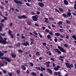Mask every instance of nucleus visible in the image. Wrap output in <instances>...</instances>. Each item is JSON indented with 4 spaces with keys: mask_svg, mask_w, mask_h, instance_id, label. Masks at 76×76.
Returning a JSON list of instances; mask_svg holds the SVG:
<instances>
[{
    "mask_svg": "<svg viewBox=\"0 0 76 76\" xmlns=\"http://www.w3.org/2000/svg\"><path fill=\"white\" fill-rule=\"evenodd\" d=\"M3 54H4V53H1V51H0V57L3 56ZM0 58L1 59H4L5 61H7L8 62H10L11 60L10 59L4 57H0Z\"/></svg>",
    "mask_w": 76,
    "mask_h": 76,
    "instance_id": "nucleus-1",
    "label": "nucleus"
},
{
    "mask_svg": "<svg viewBox=\"0 0 76 76\" xmlns=\"http://www.w3.org/2000/svg\"><path fill=\"white\" fill-rule=\"evenodd\" d=\"M0 38L1 39V40H0V43H2L4 44H7V42L6 41L7 40V38H4V40H3V38L1 37V36H0Z\"/></svg>",
    "mask_w": 76,
    "mask_h": 76,
    "instance_id": "nucleus-2",
    "label": "nucleus"
},
{
    "mask_svg": "<svg viewBox=\"0 0 76 76\" xmlns=\"http://www.w3.org/2000/svg\"><path fill=\"white\" fill-rule=\"evenodd\" d=\"M58 48L62 52H63V53H66V50L64 49L62 47L59 45L58 46Z\"/></svg>",
    "mask_w": 76,
    "mask_h": 76,
    "instance_id": "nucleus-3",
    "label": "nucleus"
},
{
    "mask_svg": "<svg viewBox=\"0 0 76 76\" xmlns=\"http://www.w3.org/2000/svg\"><path fill=\"white\" fill-rule=\"evenodd\" d=\"M65 64L66 66L69 68V69H72V67H73V64H70L69 63L66 62Z\"/></svg>",
    "mask_w": 76,
    "mask_h": 76,
    "instance_id": "nucleus-4",
    "label": "nucleus"
},
{
    "mask_svg": "<svg viewBox=\"0 0 76 76\" xmlns=\"http://www.w3.org/2000/svg\"><path fill=\"white\" fill-rule=\"evenodd\" d=\"M38 16L37 15H35L34 16H32V20L34 21H37Z\"/></svg>",
    "mask_w": 76,
    "mask_h": 76,
    "instance_id": "nucleus-5",
    "label": "nucleus"
},
{
    "mask_svg": "<svg viewBox=\"0 0 76 76\" xmlns=\"http://www.w3.org/2000/svg\"><path fill=\"white\" fill-rule=\"evenodd\" d=\"M55 51L56 52V53H58V54H61V52L60 51V50H59L58 49L56 48V49H54Z\"/></svg>",
    "mask_w": 76,
    "mask_h": 76,
    "instance_id": "nucleus-6",
    "label": "nucleus"
},
{
    "mask_svg": "<svg viewBox=\"0 0 76 76\" xmlns=\"http://www.w3.org/2000/svg\"><path fill=\"white\" fill-rule=\"evenodd\" d=\"M38 5L41 7H44L45 6V5L44 4L42 3V2H39L38 3Z\"/></svg>",
    "mask_w": 76,
    "mask_h": 76,
    "instance_id": "nucleus-7",
    "label": "nucleus"
},
{
    "mask_svg": "<svg viewBox=\"0 0 76 76\" xmlns=\"http://www.w3.org/2000/svg\"><path fill=\"white\" fill-rule=\"evenodd\" d=\"M50 61H48L46 62L45 64L46 65V67H50Z\"/></svg>",
    "mask_w": 76,
    "mask_h": 76,
    "instance_id": "nucleus-8",
    "label": "nucleus"
},
{
    "mask_svg": "<svg viewBox=\"0 0 76 76\" xmlns=\"http://www.w3.org/2000/svg\"><path fill=\"white\" fill-rule=\"evenodd\" d=\"M14 1L17 4H22V3L20 1H17V0H14Z\"/></svg>",
    "mask_w": 76,
    "mask_h": 76,
    "instance_id": "nucleus-9",
    "label": "nucleus"
},
{
    "mask_svg": "<svg viewBox=\"0 0 76 76\" xmlns=\"http://www.w3.org/2000/svg\"><path fill=\"white\" fill-rule=\"evenodd\" d=\"M23 44L24 46H27V45H28V46H29V44L27 42L23 43Z\"/></svg>",
    "mask_w": 76,
    "mask_h": 76,
    "instance_id": "nucleus-10",
    "label": "nucleus"
},
{
    "mask_svg": "<svg viewBox=\"0 0 76 76\" xmlns=\"http://www.w3.org/2000/svg\"><path fill=\"white\" fill-rule=\"evenodd\" d=\"M8 34H9V35H10L12 38H13V36L12 34V31L10 30H9V31H8Z\"/></svg>",
    "mask_w": 76,
    "mask_h": 76,
    "instance_id": "nucleus-11",
    "label": "nucleus"
},
{
    "mask_svg": "<svg viewBox=\"0 0 76 76\" xmlns=\"http://www.w3.org/2000/svg\"><path fill=\"white\" fill-rule=\"evenodd\" d=\"M64 4L66 5H67V4H69V2L67 1L66 0H64Z\"/></svg>",
    "mask_w": 76,
    "mask_h": 76,
    "instance_id": "nucleus-12",
    "label": "nucleus"
},
{
    "mask_svg": "<svg viewBox=\"0 0 76 76\" xmlns=\"http://www.w3.org/2000/svg\"><path fill=\"white\" fill-rule=\"evenodd\" d=\"M26 23L28 25H29V26H31V22L30 21L28 20L26 21Z\"/></svg>",
    "mask_w": 76,
    "mask_h": 76,
    "instance_id": "nucleus-13",
    "label": "nucleus"
},
{
    "mask_svg": "<svg viewBox=\"0 0 76 76\" xmlns=\"http://www.w3.org/2000/svg\"><path fill=\"white\" fill-rule=\"evenodd\" d=\"M59 68H60V66H59L58 65L57 66V67L54 68V70H58Z\"/></svg>",
    "mask_w": 76,
    "mask_h": 76,
    "instance_id": "nucleus-14",
    "label": "nucleus"
},
{
    "mask_svg": "<svg viewBox=\"0 0 76 76\" xmlns=\"http://www.w3.org/2000/svg\"><path fill=\"white\" fill-rule=\"evenodd\" d=\"M44 19H45V23H48L49 22L48 21V18H45Z\"/></svg>",
    "mask_w": 76,
    "mask_h": 76,
    "instance_id": "nucleus-15",
    "label": "nucleus"
},
{
    "mask_svg": "<svg viewBox=\"0 0 76 76\" xmlns=\"http://www.w3.org/2000/svg\"><path fill=\"white\" fill-rule=\"evenodd\" d=\"M47 70L48 72H49V73H50V74H52V71H51V69H50L48 68L47 69Z\"/></svg>",
    "mask_w": 76,
    "mask_h": 76,
    "instance_id": "nucleus-16",
    "label": "nucleus"
},
{
    "mask_svg": "<svg viewBox=\"0 0 76 76\" xmlns=\"http://www.w3.org/2000/svg\"><path fill=\"white\" fill-rule=\"evenodd\" d=\"M55 35L57 37H59L60 35V34L59 33H55Z\"/></svg>",
    "mask_w": 76,
    "mask_h": 76,
    "instance_id": "nucleus-17",
    "label": "nucleus"
},
{
    "mask_svg": "<svg viewBox=\"0 0 76 76\" xmlns=\"http://www.w3.org/2000/svg\"><path fill=\"white\" fill-rule=\"evenodd\" d=\"M62 23H63L62 21H60L59 22H58V24L59 26H63V24Z\"/></svg>",
    "mask_w": 76,
    "mask_h": 76,
    "instance_id": "nucleus-18",
    "label": "nucleus"
},
{
    "mask_svg": "<svg viewBox=\"0 0 76 76\" xmlns=\"http://www.w3.org/2000/svg\"><path fill=\"white\" fill-rule=\"evenodd\" d=\"M11 56L13 57V58H15L16 57V54H14L13 53H11Z\"/></svg>",
    "mask_w": 76,
    "mask_h": 76,
    "instance_id": "nucleus-19",
    "label": "nucleus"
},
{
    "mask_svg": "<svg viewBox=\"0 0 76 76\" xmlns=\"http://www.w3.org/2000/svg\"><path fill=\"white\" fill-rule=\"evenodd\" d=\"M31 74L33 75V76H35L37 75V74L34 72H32L31 73Z\"/></svg>",
    "mask_w": 76,
    "mask_h": 76,
    "instance_id": "nucleus-20",
    "label": "nucleus"
},
{
    "mask_svg": "<svg viewBox=\"0 0 76 76\" xmlns=\"http://www.w3.org/2000/svg\"><path fill=\"white\" fill-rule=\"evenodd\" d=\"M67 15L69 16V17H70L72 15V13L70 12H68L67 13Z\"/></svg>",
    "mask_w": 76,
    "mask_h": 76,
    "instance_id": "nucleus-21",
    "label": "nucleus"
},
{
    "mask_svg": "<svg viewBox=\"0 0 76 76\" xmlns=\"http://www.w3.org/2000/svg\"><path fill=\"white\" fill-rule=\"evenodd\" d=\"M22 68L23 70H26V68L25 67V66L23 65L22 66Z\"/></svg>",
    "mask_w": 76,
    "mask_h": 76,
    "instance_id": "nucleus-22",
    "label": "nucleus"
},
{
    "mask_svg": "<svg viewBox=\"0 0 76 76\" xmlns=\"http://www.w3.org/2000/svg\"><path fill=\"white\" fill-rule=\"evenodd\" d=\"M47 38H48V39H50L51 38V35L50 34H48L47 36Z\"/></svg>",
    "mask_w": 76,
    "mask_h": 76,
    "instance_id": "nucleus-23",
    "label": "nucleus"
},
{
    "mask_svg": "<svg viewBox=\"0 0 76 76\" xmlns=\"http://www.w3.org/2000/svg\"><path fill=\"white\" fill-rule=\"evenodd\" d=\"M63 16L64 17V18H66H66H67V14L65 13L63 14Z\"/></svg>",
    "mask_w": 76,
    "mask_h": 76,
    "instance_id": "nucleus-24",
    "label": "nucleus"
},
{
    "mask_svg": "<svg viewBox=\"0 0 76 76\" xmlns=\"http://www.w3.org/2000/svg\"><path fill=\"white\" fill-rule=\"evenodd\" d=\"M72 37L73 38H74L75 39V40H76V35H74L73 36H72Z\"/></svg>",
    "mask_w": 76,
    "mask_h": 76,
    "instance_id": "nucleus-25",
    "label": "nucleus"
},
{
    "mask_svg": "<svg viewBox=\"0 0 76 76\" xmlns=\"http://www.w3.org/2000/svg\"><path fill=\"white\" fill-rule=\"evenodd\" d=\"M45 70V68H43V67H41L40 70H41V71H42V72L43 71V70Z\"/></svg>",
    "mask_w": 76,
    "mask_h": 76,
    "instance_id": "nucleus-26",
    "label": "nucleus"
},
{
    "mask_svg": "<svg viewBox=\"0 0 76 76\" xmlns=\"http://www.w3.org/2000/svg\"><path fill=\"white\" fill-rule=\"evenodd\" d=\"M36 55L37 56H40V53L38 52V51H37V52Z\"/></svg>",
    "mask_w": 76,
    "mask_h": 76,
    "instance_id": "nucleus-27",
    "label": "nucleus"
},
{
    "mask_svg": "<svg viewBox=\"0 0 76 76\" xmlns=\"http://www.w3.org/2000/svg\"><path fill=\"white\" fill-rule=\"evenodd\" d=\"M36 69H37V70H41V69H40V67H37L36 68Z\"/></svg>",
    "mask_w": 76,
    "mask_h": 76,
    "instance_id": "nucleus-28",
    "label": "nucleus"
},
{
    "mask_svg": "<svg viewBox=\"0 0 76 76\" xmlns=\"http://www.w3.org/2000/svg\"><path fill=\"white\" fill-rule=\"evenodd\" d=\"M17 17L18 19H22V16H20L19 15V16H17Z\"/></svg>",
    "mask_w": 76,
    "mask_h": 76,
    "instance_id": "nucleus-29",
    "label": "nucleus"
},
{
    "mask_svg": "<svg viewBox=\"0 0 76 76\" xmlns=\"http://www.w3.org/2000/svg\"><path fill=\"white\" fill-rule=\"evenodd\" d=\"M49 32V34L50 35H53L54 34L53 33V32L52 31H50Z\"/></svg>",
    "mask_w": 76,
    "mask_h": 76,
    "instance_id": "nucleus-30",
    "label": "nucleus"
},
{
    "mask_svg": "<svg viewBox=\"0 0 76 76\" xmlns=\"http://www.w3.org/2000/svg\"><path fill=\"white\" fill-rule=\"evenodd\" d=\"M64 29L63 28H61L60 29V31L61 32H64Z\"/></svg>",
    "mask_w": 76,
    "mask_h": 76,
    "instance_id": "nucleus-31",
    "label": "nucleus"
},
{
    "mask_svg": "<svg viewBox=\"0 0 76 76\" xmlns=\"http://www.w3.org/2000/svg\"><path fill=\"white\" fill-rule=\"evenodd\" d=\"M74 8L75 10H76V4H74Z\"/></svg>",
    "mask_w": 76,
    "mask_h": 76,
    "instance_id": "nucleus-32",
    "label": "nucleus"
},
{
    "mask_svg": "<svg viewBox=\"0 0 76 76\" xmlns=\"http://www.w3.org/2000/svg\"><path fill=\"white\" fill-rule=\"evenodd\" d=\"M52 61H55V59H54V58H51L50 59Z\"/></svg>",
    "mask_w": 76,
    "mask_h": 76,
    "instance_id": "nucleus-33",
    "label": "nucleus"
},
{
    "mask_svg": "<svg viewBox=\"0 0 76 76\" xmlns=\"http://www.w3.org/2000/svg\"><path fill=\"white\" fill-rule=\"evenodd\" d=\"M29 64L31 66H34V64L32 63V62H29Z\"/></svg>",
    "mask_w": 76,
    "mask_h": 76,
    "instance_id": "nucleus-34",
    "label": "nucleus"
},
{
    "mask_svg": "<svg viewBox=\"0 0 76 76\" xmlns=\"http://www.w3.org/2000/svg\"><path fill=\"white\" fill-rule=\"evenodd\" d=\"M54 74L55 75L57 76V75H58V72H55L54 73Z\"/></svg>",
    "mask_w": 76,
    "mask_h": 76,
    "instance_id": "nucleus-35",
    "label": "nucleus"
},
{
    "mask_svg": "<svg viewBox=\"0 0 76 76\" xmlns=\"http://www.w3.org/2000/svg\"><path fill=\"white\" fill-rule=\"evenodd\" d=\"M59 57L61 58H65V56H59Z\"/></svg>",
    "mask_w": 76,
    "mask_h": 76,
    "instance_id": "nucleus-36",
    "label": "nucleus"
},
{
    "mask_svg": "<svg viewBox=\"0 0 76 76\" xmlns=\"http://www.w3.org/2000/svg\"><path fill=\"white\" fill-rule=\"evenodd\" d=\"M45 31L46 32H47V33H48V32H49V30L47 29H46L45 30Z\"/></svg>",
    "mask_w": 76,
    "mask_h": 76,
    "instance_id": "nucleus-37",
    "label": "nucleus"
},
{
    "mask_svg": "<svg viewBox=\"0 0 76 76\" xmlns=\"http://www.w3.org/2000/svg\"><path fill=\"white\" fill-rule=\"evenodd\" d=\"M22 18H24L25 19V18H26V17L25 15H23L22 16Z\"/></svg>",
    "mask_w": 76,
    "mask_h": 76,
    "instance_id": "nucleus-38",
    "label": "nucleus"
},
{
    "mask_svg": "<svg viewBox=\"0 0 76 76\" xmlns=\"http://www.w3.org/2000/svg\"><path fill=\"white\" fill-rule=\"evenodd\" d=\"M55 10H56V12H58V13H60V12L58 10H57V9L55 8Z\"/></svg>",
    "mask_w": 76,
    "mask_h": 76,
    "instance_id": "nucleus-39",
    "label": "nucleus"
},
{
    "mask_svg": "<svg viewBox=\"0 0 76 76\" xmlns=\"http://www.w3.org/2000/svg\"><path fill=\"white\" fill-rule=\"evenodd\" d=\"M59 10L60 11V12H62L63 11V10L60 8L59 9Z\"/></svg>",
    "mask_w": 76,
    "mask_h": 76,
    "instance_id": "nucleus-40",
    "label": "nucleus"
},
{
    "mask_svg": "<svg viewBox=\"0 0 76 76\" xmlns=\"http://www.w3.org/2000/svg\"><path fill=\"white\" fill-rule=\"evenodd\" d=\"M24 29H25L26 30H27V31H29V29L28 28H27L26 27H24Z\"/></svg>",
    "mask_w": 76,
    "mask_h": 76,
    "instance_id": "nucleus-41",
    "label": "nucleus"
},
{
    "mask_svg": "<svg viewBox=\"0 0 76 76\" xmlns=\"http://www.w3.org/2000/svg\"><path fill=\"white\" fill-rule=\"evenodd\" d=\"M66 23H68L69 24V23H70V21H69V20H66Z\"/></svg>",
    "mask_w": 76,
    "mask_h": 76,
    "instance_id": "nucleus-42",
    "label": "nucleus"
},
{
    "mask_svg": "<svg viewBox=\"0 0 76 76\" xmlns=\"http://www.w3.org/2000/svg\"><path fill=\"white\" fill-rule=\"evenodd\" d=\"M40 37V38H42V36L41 34L40 33H38Z\"/></svg>",
    "mask_w": 76,
    "mask_h": 76,
    "instance_id": "nucleus-43",
    "label": "nucleus"
},
{
    "mask_svg": "<svg viewBox=\"0 0 76 76\" xmlns=\"http://www.w3.org/2000/svg\"><path fill=\"white\" fill-rule=\"evenodd\" d=\"M18 51L19 53H22V51L20 50H18Z\"/></svg>",
    "mask_w": 76,
    "mask_h": 76,
    "instance_id": "nucleus-44",
    "label": "nucleus"
},
{
    "mask_svg": "<svg viewBox=\"0 0 76 76\" xmlns=\"http://www.w3.org/2000/svg\"><path fill=\"white\" fill-rule=\"evenodd\" d=\"M49 19L50 20H53V18L52 17H50L49 18Z\"/></svg>",
    "mask_w": 76,
    "mask_h": 76,
    "instance_id": "nucleus-45",
    "label": "nucleus"
},
{
    "mask_svg": "<svg viewBox=\"0 0 76 76\" xmlns=\"http://www.w3.org/2000/svg\"><path fill=\"white\" fill-rule=\"evenodd\" d=\"M8 74L10 76H12V73H9V72H8Z\"/></svg>",
    "mask_w": 76,
    "mask_h": 76,
    "instance_id": "nucleus-46",
    "label": "nucleus"
},
{
    "mask_svg": "<svg viewBox=\"0 0 76 76\" xmlns=\"http://www.w3.org/2000/svg\"><path fill=\"white\" fill-rule=\"evenodd\" d=\"M66 38H67V39H69V36L67 35V34L66 35Z\"/></svg>",
    "mask_w": 76,
    "mask_h": 76,
    "instance_id": "nucleus-47",
    "label": "nucleus"
},
{
    "mask_svg": "<svg viewBox=\"0 0 76 76\" xmlns=\"http://www.w3.org/2000/svg\"><path fill=\"white\" fill-rule=\"evenodd\" d=\"M34 34H35L36 35H38V34L35 32V31L33 32Z\"/></svg>",
    "mask_w": 76,
    "mask_h": 76,
    "instance_id": "nucleus-48",
    "label": "nucleus"
},
{
    "mask_svg": "<svg viewBox=\"0 0 76 76\" xmlns=\"http://www.w3.org/2000/svg\"><path fill=\"white\" fill-rule=\"evenodd\" d=\"M16 72H17V73H18V74L20 73V71L19 70L17 71Z\"/></svg>",
    "mask_w": 76,
    "mask_h": 76,
    "instance_id": "nucleus-49",
    "label": "nucleus"
},
{
    "mask_svg": "<svg viewBox=\"0 0 76 76\" xmlns=\"http://www.w3.org/2000/svg\"><path fill=\"white\" fill-rule=\"evenodd\" d=\"M64 46L65 47H68V45L67 44H65Z\"/></svg>",
    "mask_w": 76,
    "mask_h": 76,
    "instance_id": "nucleus-50",
    "label": "nucleus"
},
{
    "mask_svg": "<svg viewBox=\"0 0 76 76\" xmlns=\"http://www.w3.org/2000/svg\"><path fill=\"white\" fill-rule=\"evenodd\" d=\"M35 25L36 26H37L38 27V26H39V25H38V24H37L36 23H35Z\"/></svg>",
    "mask_w": 76,
    "mask_h": 76,
    "instance_id": "nucleus-51",
    "label": "nucleus"
},
{
    "mask_svg": "<svg viewBox=\"0 0 76 76\" xmlns=\"http://www.w3.org/2000/svg\"><path fill=\"white\" fill-rule=\"evenodd\" d=\"M50 52L49 51H46V53L47 54H48L49 53H50Z\"/></svg>",
    "mask_w": 76,
    "mask_h": 76,
    "instance_id": "nucleus-52",
    "label": "nucleus"
},
{
    "mask_svg": "<svg viewBox=\"0 0 76 76\" xmlns=\"http://www.w3.org/2000/svg\"><path fill=\"white\" fill-rule=\"evenodd\" d=\"M52 64H53V67H55V66H56V64L54 63H52Z\"/></svg>",
    "mask_w": 76,
    "mask_h": 76,
    "instance_id": "nucleus-53",
    "label": "nucleus"
},
{
    "mask_svg": "<svg viewBox=\"0 0 76 76\" xmlns=\"http://www.w3.org/2000/svg\"><path fill=\"white\" fill-rule=\"evenodd\" d=\"M42 45H45V46L46 45V43L45 42H44L42 43Z\"/></svg>",
    "mask_w": 76,
    "mask_h": 76,
    "instance_id": "nucleus-54",
    "label": "nucleus"
},
{
    "mask_svg": "<svg viewBox=\"0 0 76 76\" xmlns=\"http://www.w3.org/2000/svg\"><path fill=\"white\" fill-rule=\"evenodd\" d=\"M52 27H53V28H55L56 27V26L54 24H52Z\"/></svg>",
    "mask_w": 76,
    "mask_h": 76,
    "instance_id": "nucleus-55",
    "label": "nucleus"
},
{
    "mask_svg": "<svg viewBox=\"0 0 76 76\" xmlns=\"http://www.w3.org/2000/svg\"><path fill=\"white\" fill-rule=\"evenodd\" d=\"M55 39H54V41L56 42H57V39L56 38V37H55Z\"/></svg>",
    "mask_w": 76,
    "mask_h": 76,
    "instance_id": "nucleus-56",
    "label": "nucleus"
},
{
    "mask_svg": "<svg viewBox=\"0 0 76 76\" xmlns=\"http://www.w3.org/2000/svg\"><path fill=\"white\" fill-rule=\"evenodd\" d=\"M37 15H39L40 14V12L39 11H37Z\"/></svg>",
    "mask_w": 76,
    "mask_h": 76,
    "instance_id": "nucleus-57",
    "label": "nucleus"
},
{
    "mask_svg": "<svg viewBox=\"0 0 76 76\" xmlns=\"http://www.w3.org/2000/svg\"><path fill=\"white\" fill-rule=\"evenodd\" d=\"M60 37H61V38H64V37H63V36L62 35L60 34Z\"/></svg>",
    "mask_w": 76,
    "mask_h": 76,
    "instance_id": "nucleus-58",
    "label": "nucleus"
},
{
    "mask_svg": "<svg viewBox=\"0 0 76 76\" xmlns=\"http://www.w3.org/2000/svg\"><path fill=\"white\" fill-rule=\"evenodd\" d=\"M31 14H32L33 15H35V12H32Z\"/></svg>",
    "mask_w": 76,
    "mask_h": 76,
    "instance_id": "nucleus-59",
    "label": "nucleus"
},
{
    "mask_svg": "<svg viewBox=\"0 0 76 76\" xmlns=\"http://www.w3.org/2000/svg\"><path fill=\"white\" fill-rule=\"evenodd\" d=\"M26 4L28 6H30V5H29V4L28 3H26Z\"/></svg>",
    "mask_w": 76,
    "mask_h": 76,
    "instance_id": "nucleus-60",
    "label": "nucleus"
},
{
    "mask_svg": "<svg viewBox=\"0 0 76 76\" xmlns=\"http://www.w3.org/2000/svg\"><path fill=\"white\" fill-rule=\"evenodd\" d=\"M3 66V64L2 63H0V67L1 66Z\"/></svg>",
    "mask_w": 76,
    "mask_h": 76,
    "instance_id": "nucleus-61",
    "label": "nucleus"
},
{
    "mask_svg": "<svg viewBox=\"0 0 76 76\" xmlns=\"http://www.w3.org/2000/svg\"><path fill=\"white\" fill-rule=\"evenodd\" d=\"M26 73H28V74H29V71H28V70H27L26 71Z\"/></svg>",
    "mask_w": 76,
    "mask_h": 76,
    "instance_id": "nucleus-62",
    "label": "nucleus"
},
{
    "mask_svg": "<svg viewBox=\"0 0 76 76\" xmlns=\"http://www.w3.org/2000/svg\"><path fill=\"white\" fill-rule=\"evenodd\" d=\"M3 17L5 20H7V17H5L4 16H3Z\"/></svg>",
    "mask_w": 76,
    "mask_h": 76,
    "instance_id": "nucleus-63",
    "label": "nucleus"
},
{
    "mask_svg": "<svg viewBox=\"0 0 76 76\" xmlns=\"http://www.w3.org/2000/svg\"><path fill=\"white\" fill-rule=\"evenodd\" d=\"M4 20L3 19L1 20V22H4Z\"/></svg>",
    "mask_w": 76,
    "mask_h": 76,
    "instance_id": "nucleus-64",
    "label": "nucleus"
}]
</instances>
